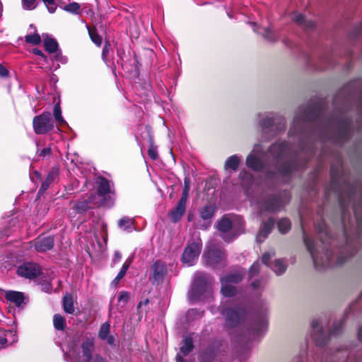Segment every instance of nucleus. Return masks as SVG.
<instances>
[{"label": "nucleus", "mask_w": 362, "mask_h": 362, "mask_svg": "<svg viewBox=\"0 0 362 362\" xmlns=\"http://www.w3.org/2000/svg\"><path fill=\"white\" fill-rule=\"evenodd\" d=\"M300 222L303 232L304 243L313 258L316 268L320 269L332 266L334 264H342L345 262L346 258L353 255L352 251L349 250V245L338 249V254L336 257L329 252V250L331 246L335 243V240L331 238L329 231L324 221H321L315 226L321 245H318L313 240L309 238L305 231L304 223L302 219Z\"/></svg>", "instance_id": "f257e3e1"}, {"label": "nucleus", "mask_w": 362, "mask_h": 362, "mask_svg": "<svg viewBox=\"0 0 362 362\" xmlns=\"http://www.w3.org/2000/svg\"><path fill=\"white\" fill-rule=\"evenodd\" d=\"M275 165L274 171L269 172L268 177L271 179L284 177L291 175L293 170L298 168L296 162L291 160V150L286 143H275L269 150Z\"/></svg>", "instance_id": "f03ea898"}, {"label": "nucleus", "mask_w": 362, "mask_h": 362, "mask_svg": "<svg viewBox=\"0 0 362 362\" xmlns=\"http://www.w3.org/2000/svg\"><path fill=\"white\" fill-rule=\"evenodd\" d=\"M93 349V340L86 339L81 344V351L78 350L75 344H71L67 353L73 362H104L100 356L92 355Z\"/></svg>", "instance_id": "7ed1b4c3"}, {"label": "nucleus", "mask_w": 362, "mask_h": 362, "mask_svg": "<svg viewBox=\"0 0 362 362\" xmlns=\"http://www.w3.org/2000/svg\"><path fill=\"white\" fill-rule=\"evenodd\" d=\"M259 124L262 129L263 137L268 139L275 135L277 132L285 127V122L283 118L274 113H263L258 115Z\"/></svg>", "instance_id": "20e7f679"}, {"label": "nucleus", "mask_w": 362, "mask_h": 362, "mask_svg": "<svg viewBox=\"0 0 362 362\" xmlns=\"http://www.w3.org/2000/svg\"><path fill=\"white\" fill-rule=\"evenodd\" d=\"M189 299L192 302L203 300L205 297L211 295V291L208 285L204 274L197 272L194 274V280L189 291Z\"/></svg>", "instance_id": "39448f33"}, {"label": "nucleus", "mask_w": 362, "mask_h": 362, "mask_svg": "<svg viewBox=\"0 0 362 362\" xmlns=\"http://www.w3.org/2000/svg\"><path fill=\"white\" fill-rule=\"evenodd\" d=\"M202 258L206 265L213 268L222 267L226 264V255L224 251L217 247L212 241L206 246Z\"/></svg>", "instance_id": "423d86ee"}, {"label": "nucleus", "mask_w": 362, "mask_h": 362, "mask_svg": "<svg viewBox=\"0 0 362 362\" xmlns=\"http://www.w3.org/2000/svg\"><path fill=\"white\" fill-rule=\"evenodd\" d=\"M202 247V241L199 235L190 239L182 253L183 264L188 267L194 265L198 259Z\"/></svg>", "instance_id": "0eeeda50"}, {"label": "nucleus", "mask_w": 362, "mask_h": 362, "mask_svg": "<svg viewBox=\"0 0 362 362\" xmlns=\"http://www.w3.org/2000/svg\"><path fill=\"white\" fill-rule=\"evenodd\" d=\"M221 315L225 318L226 326L230 327L245 323L248 318V313L243 308L223 309Z\"/></svg>", "instance_id": "6e6552de"}, {"label": "nucleus", "mask_w": 362, "mask_h": 362, "mask_svg": "<svg viewBox=\"0 0 362 362\" xmlns=\"http://www.w3.org/2000/svg\"><path fill=\"white\" fill-rule=\"evenodd\" d=\"M33 126L35 133L45 134L54 129V121L50 112H44L33 118Z\"/></svg>", "instance_id": "1a4fd4ad"}, {"label": "nucleus", "mask_w": 362, "mask_h": 362, "mask_svg": "<svg viewBox=\"0 0 362 362\" xmlns=\"http://www.w3.org/2000/svg\"><path fill=\"white\" fill-rule=\"evenodd\" d=\"M291 195L288 192H284L281 197L269 198L258 204L260 212L264 211H276L279 210L284 205L288 203Z\"/></svg>", "instance_id": "9d476101"}, {"label": "nucleus", "mask_w": 362, "mask_h": 362, "mask_svg": "<svg viewBox=\"0 0 362 362\" xmlns=\"http://www.w3.org/2000/svg\"><path fill=\"white\" fill-rule=\"evenodd\" d=\"M263 147L260 144H255L252 151L246 158L247 166L254 171H261L264 168Z\"/></svg>", "instance_id": "9b49d317"}, {"label": "nucleus", "mask_w": 362, "mask_h": 362, "mask_svg": "<svg viewBox=\"0 0 362 362\" xmlns=\"http://www.w3.org/2000/svg\"><path fill=\"white\" fill-rule=\"evenodd\" d=\"M240 273L232 274L221 279V293L225 297H230L235 294L236 288L234 284H238L242 280Z\"/></svg>", "instance_id": "f8f14e48"}, {"label": "nucleus", "mask_w": 362, "mask_h": 362, "mask_svg": "<svg viewBox=\"0 0 362 362\" xmlns=\"http://www.w3.org/2000/svg\"><path fill=\"white\" fill-rule=\"evenodd\" d=\"M217 229L221 233V237L227 243L233 240L240 233H235L230 220L226 217L222 218L217 223Z\"/></svg>", "instance_id": "ddd939ff"}, {"label": "nucleus", "mask_w": 362, "mask_h": 362, "mask_svg": "<svg viewBox=\"0 0 362 362\" xmlns=\"http://www.w3.org/2000/svg\"><path fill=\"white\" fill-rule=\"evenodd\" d=\"M274 256V252H265L262 255V262L264 264L269 267L276 275H281L286 270V264L285 261L279 259H276L272 264H269V259Z\"/></svg>", "instance_id": "4468645a"}, {"label": "nucleus", "mask_w": 362, "mask_h": 362, "mask_svg": "<svg viewBox=\"0 0 362 362\" xmlns=\"http://www.w3.org/2000/svg\"><path fill=\"white\" fill-rule=\"evenodd\" d=\"M17 274L21 276L32 279L40 274V268L36 264L26 262L18 267Z\"/></svg>", "instance_id": "2eb2a0df"}, {"label": "nucleus", "mask_w": 362, "mask_h": 362, "mask_svg": "<svg viewBox=\"0 0 362 362\" xmlns=\"http://www.w3.org/2000/svg\"><path fill=\"white\" fill-rule=\"evenodd\" d=\"M167 274L166 264L162 261L155 262L151 269L149 279L153 282L163 281Z\"/></svg>", "instance_id": "dca6fc26"}, {"label": "nucleus", "mask_w": 362, "mask_h": 362, "mask_svg": "<svg viewBox=\"0 0 362 362\" xmlns=\"http://www.w3.org/2000/svg\"><path fill=\"white\" fill-rule=\"evenodd\" d=\"M311 337L317 346H322L326 342V337L322 331V322L316 319L312 322Z\"/></svg>", "instance_id": "f3484780"}, {"label": "nucleus", "mask_w": 362, "mask_h": 362, "mask_svg": "<svg viewBox=\"0 0 362 362\" xmlns=\"http://www.w3.org/2000/svg\"><path fill=\"white\" fill-rule=\"evenodd\" d=\"M96 184L98 185L97 193L95 195L96 200H101L100 205L104 204L102 197H105L112 193V189L109 181L105 177H100L97 179Z\"/></svg>", "instance_id": "a211bd4d"}, {"label": "nucleus", "mask_w": 362, "mask_h": 362, "mask_svg": "<svg viewBox=\"0 0 362 362\" xmlns=\"http://www.w3.org/2000/svg\"><path fill=\"white\" fill-rule=\"evenodd\" d=\"M314 118L310 114L303 113V115H296L293 119L292 127L289 132L291 135L297 134L302 131L307 122L313 120Z\"/></svg>", "instance_id": "6ab92c4d"}, {"label": "nucleus", "mask_w": 362, "mask_h": 362, "mask_svg": "<svg viewBox=\"0 0 362 362\" xmlns=\"http://www.w3.org/2000/svg\"><path fill=\"white\" fill-rule=\"evenodd\" d=\"M215 213V207L212 205L204 206L199 211L201 218L205 221L204 224L199 226L203 230H206L210 226L211 219Z\"/></svg>", "instance_id": "aec40b11"}, {"label": "nucleus", "mask_w": 362, "mask_h": 362, "mask_svg": "<svg viewBox=\"0 0 362 362\" xmlns=\"http://www.w3.org/2000/svg\"><path fill=\"white\" fill-rule=\"evenodd\" d=\"M43 41H44V47L47 52L49 53H55V58L57 60H61L62 56L60 54L57 53L58 50V43L52 37H49L47 34L42 35Z\"/></svg>", "instance_id": "412c9836"}, {"label": "nucleus", "mask_w": 362, "mask_h": 362, "mask_svg": "<svg viewBox=\"0 0 362 362\" xmlns=\"http://www.w3.org/2000/svg\"><path fill=\"white\" fill-rule=\"evenodd\" d=\"M101 200H96L95 195H90L88 199L78 201L74 204V209L78 213H83L87 211L90 207V204L100 205Z\"/></svg>", "instance_id": "4be33fe9"}, {"label": "nucleus", "mask_w": 362, "mask_h": 362, "mask_svg": "<svg viewBox=\"0 0 362 362\" xmlns=\"http://www.w3.org/2000/svg\"><path fill=\"white\" fill-rule=\"evenodd\" d=\"M274 226V221L270 218L267 221L264 222L260 228L259 231L256 237L257 241L259 243L263 242L268 235L271 233Z\"/></svg>", "instance_id": "5701e85b"}, {"label": "nucleus", "mask_w": 362, "mask_h": 362, "mask_svg": "<svg viewBox=\"0 0 362 362\" xmlns=\"http://www.w3.org/2000/svg\"><path fill=\"white\" fill-rule=\"evenodd\" d=\"M54 246V238L52 236L39 238L35 243V248L37 252H45Z\"/></svg>", "instance_id": "b1692460"}, {"label": "nucleus", "mask_w": 362, "mask_h": 362, "mask_svg": "<svg viewBox=\"0 0 362 362\" xmlns=\"http://www.w3.org/2000/svg\"><path fill=\"white\" fill-rule=\"evenodd\" d=\"M186 210V204L178 202L175 208L171 209L168 213L170 219L176 223L180 220Z\"/></svg>", "instance_id": "393cba45"}, {"label": "nucleus", "mask_w": 362, "mask_h": 362, "mask_svg": "<svg viewBox=\"0 0 362 362\" xmlns=\"http://www.w3.org/2000/svg\"><path fill=\"white\" fill-rule=\"evenodd\" d=\"M251 25L253 28V30L256 33H259L262 34L264 37L267 39L269 42H275L279 38V35L272 30L270 28H259L256 23H251Z\"/></svg>", "instance_id": "a878e982"}, {"label": "nucleus", "mask_w": 362, "mask_h": 362, "mask_svg": "<svg viewBox=\"0 0 362 362\" xmlns=\"http://www.w3.org/2000/svg\"><path fill=\"white\" fill-rule=\"evenodd\" d=\"M110 325L109 322L103 323L100 329L98 337L103 341H106L110 345L115 342V337L110 334Z\"/></svg>", "instance_id": "bb28decb"}, {"label": "nucleus", "mask_w": 362, "mask_h": 362, "mask_svg": "<svg viewBox=\"0 0 362 362\" xmlns=\"http://www.w3.org/2000/svg\"><path fill=\"white\" fill-rule=\"evenodd\" d=\"M5 298L8 301L14 303L16 306L21 307L24 303V295L21 292L9 291L6 292Z\"/></svg>", "instance_id": "cd10ccee"}, {"label": "nucleus", "mask_w": 362, "mask_h": 362, "mask_svg": "<svg viewBox=\"0 0 362 362\" xmlns=\"http://www.w3.org/2000/svg\"><path fill=\"white\" fill-rule=\"evenodd\" d=\"M267 327V319L265 315L257 317L253 320L252 331L259 334L261 332H264Z\"/></svg>", "instance_id": "c85d7f7f"}, {"label": "nucleus", "mask_w": 362, "mask_h": 362, "mask_svg": "<svg viewBox=\"0 0 362 362\" xmlns=\"http://www.w3.org/2000/svg\"><path fill=\"white\" fill-rule=\"evenodd\" d=\"M58 177L57 169L53 168L48 173L46 180L42 182L40 189H39L38 194H42L49 187L50 184L54 182Z\"/></svg>", "instance_id": "c756f323"}, {"label": "nucleus", "mask_w": 362, "mask_h": 362, "mask_svg": "<svg viewBox=\"0 0 362 362\" xmlns=\"http://www.w3.org/2000/svg\"><path fill=\"white\" fill-rule=\"evenodd\" d=\"M118 226L127 232H132L136 228L134 227V219L127 216H124L120 218L118 221Z\"/></svg>", "instance_id": "7c9ffc66"}, {"label": "nucleus", "mask_w": 362, "mask_h": 362, "mask_svg": "<svg viewBox=\"0 0 362 362\" xmlns=\"http://www.w3.org/2000/svg\"><path fill=\"white\" fill-rule=\"evenodd\" d=\"M292 19L298 24L304 26L305 28H313L315 25L313 21L305 20L304 16L301 13H294L292 16Z\"/></svg>", "instance_id": "2f4dec72"}, {"label": "nucleus", "mask_w": 362, "mask_h": 362, "mask_svg": "<svg viewBox=\"0 0 362 362\" xmlns=\"http://www.w3.org/2000/svg\"><path fill=\"white\" fill-rule=\"evenodd\" d=\"M241 158L238 155H233L228 157L225 162V169L236 170L240 163Z\"/></svg>", "instance_id": "473e14b6"}, {"label": "nucleus", "mask_w": 362, "mask_h": 362, "mask_svg": "<svg viewBox=\"0 0 362 362\" xmlns=\"http://www.w3.org/2000/svg\"><path fill=\"white\" fill-rule=\"evenodd\" d=\"M192 338L189 336L186 337L182 341V344L180 347V352L183 354V356H187L192 350Z\"/></svg>", "instance_id": "72a5a7b5"}, {"label": "nucleus", "mask_w": 362, "mask_h": 362, "mask_svg": "<svg viewBox=\"0 0 362 362\" xmlns=\"http://www.w3.org/2000/svg\"><path fill=\"white\" fill-rule=\"evenodd\" d=\"M63 308L64 310L69 314H72L74 312V306L73 298L70 294L66 295L63 298Z\"/></svg>", "instance_id": "f704fd0d"}, {"label": "nucleus", "mask_w": 362, "mask_h": 362, "mask_svg": "<svg viewBox=\"0 0 362 362\" xmlns=\"http://www.w3.org/2000/svg\"><path fill=\"white\" fill-rule=\"evenodd\" d=\"M277 227L281 233H286L291 230V223L289 219L284 218L277 223Z\"/></svg>", "instance_id": "c9c22d12"}, {"label": "nucleus", "mask_w": 362, "mask_h": 362, "mask_svg": "<svg viewBox=\"0 0 362 362\" xmlns=\"http://www.w3.org/2000/svg\"><path fill=\"white\" fill-rule=\"evenodd\" d=\"M53 325L56 329L64 330L66 327L65 319L59 314H55L53 317Z\"/></svg>", "instance_id": "e433bc0d"}, {"label": "nucleus", "mask_w": 362, "mask_h": 362, "mask_svg": "<svg viewBox=\"0 0 362 362\" xmlns=\"http://www.w3.org/2000/svg\"><path fill=\"white\" fill-rule=\"evenodd\" d=\"M53 115L54 119L58 122L59 125H64L66 124V121L64 119L62 115V110L59 103L54 105Z\"/></svg>", "instance_id": "4c0bfd02"}, {"label": "nucleus", "mask_w": 362, "mask_h": 362, "mask_svg": "<svg viewBox=\"0 0 362 362\" xmlns=\"http://www.w3.org/2000/svg\"><path fill=\"white\" fill-rule=\"evenodd\" d=\"M130 263H131V260L125 261V262L123 264L120 271L119 272L118 274L113 280L112 282L114 284L118 283L120 281V279H122L124 276V275L127 273V271L128 270V269L129 267Z\"/></svg>", "instance_id": "58836bf2"}, {"label": "nucleus", "mask_w": 362, "mask_h": 362, "mask_svg": "<svg viewBox=\"0 0 362 362\" xmlns=\"http://www.w3.org/2000/svg\"><path fill=\"white\" fill-rule=\"evenodd\" d=\"M239 177L242 180L243 185H250L253 181L252 175L246 170H241Z\"/></svg>", "instance_id": "ea45409f"}, {"label": "nucleus", "mask_w": 362, "mask_h": 362, "mask_svg": "<svg viewBox=\"0 0 362 362\" xmlns=\"http://www.w3.org/2000/svg\"><path fill=\"white\" fill-rule=\"evenodd\" d=\"M25 40L27 43L37 45L40 43L41 37L38 33H35L34 34L27 35L25 37Z\"/></svg>", "instance_id": "a19ab883"}, {"label": "nucleus", "mask_w": 362, "mask_h": 362, "mask_svg": "<svg viewBox=\"0 0 362 362\" xmlns=\"http://www.w3.org/2000/svg\"><path fill=\"white\" fill-rule=\"evenodd\" d=\"M64 9L74 14H78L80 12V5L76 2H72L64 6Z\"/></svg>", "instance_id": "79ce46f5"}, {"label": "nucleus", "mask_w": 362, "mask_h": 362, "mask_svg": "<svg viewBox=\"0 0 362 362\" xmlns=\"http://www.w3.org/2000/svg\"><path fill=\"white\" fill-rule=\"evenodd\" d=\"M42 1L49 13L55 12L57 8V0H42Z\"/></svg>", "instance_id": "37998d69"}, {"label": "nucleus", "mask_w": 362, "mask_h": 362, "mask_svg": "<svg viewBox=\"0 0 362 362\" xmlns=\"http://www.w3.org/2000/svg\"><path fill=\"white\" fill-rule=\"evenodd\" d=\"M13 335L11 331L3 332L0 330V344L1 347H6L8 341V337Z\"/></svg>", "instance_id": "c03bdc74"}, {"label": "nucleus", "mask_w": 362, "mask_h": 362, "mask_svg": "<svg viewBox=\"0 0 362 362\" xmlns=\"http://www.w3.org/2000/svg\"><path fill=\"white\" fill-rule=\"evenodd\" d=\"M89 35L92 41L100 47L102 44V37L94 30H89Z\"/></svg>", "instance_id": "a18cd8bd"}, {"label": "nucleus", "mask_w": 362, "mask_h": 362, "mask_svg": "<svg viewBox=\"0 0 362 362\" xmlns=\"http://www.w3.org/2000/svg\"><path fill=\"white\" fill-rule=\"evenodd\" d=\"M204 312L197 309H190L187 311V315L188 318H200L203 316Z\"/></svg>", "instance_id": "49530a36"}, {"label": "nucleus", "mask_w": 362, "mask_h": 362, "mask_svg": "<svg viewBox=\"0 0 362 362\" xmlns=\"http://www.w3.org/2000/svg\"><path fill=\"white\" fill-rule=\"evenodd\" d=\"M22 6L25 10H33L36 7V0H21Z\"/></svg>", "instance_id": "de8ad7c7"}, {"label": "nucleus", "mask_w": 362, "mask_h": 362, "mask_svg": "<svg viewBox=\"0 0 362 362\" xmlns=\"http://www.w3.org/2000/svg\"><path fill=\"white\" fill-rule=\"evenodd\" d=\"M260 264L258 262H255L253 263V264L250 267L249 269V276L250 278H252L255 276L256 274H257L259 272Z\"/></svg>", "instance_id": "09e8293b"}, {"label": "nucleus", "mask_w": 362, "mask_h": 362, "mask_svg": "<svg viewBox=\"0 0 362 362\" xmlns=\"http://www.w3.org/2000/svg\"><path fill=\"white\" fill-rule=\"evenodd\" d=\"M148 155L152 160H156L158 158V153L156 148L151 145L148 150Z\"/></svg>", "instance_id": "8fccbe9b"}, {"label": "nucleus", "mask_w": 362, "mask_h": 362, "mask_svg": "<svg viewBox=\"0 0 362 362\" xmlns=\"http://www.w3.org/2000/svg\"><path fill=\"white\" fill-rule=\"evenodd\" d=\"M110 50V44L109 42H105L103 52H102V58L104 62H107V56L109 54Z\"/></svg>", "instance_id": "3c124183"}, {"label": "nucleus", "mask_w": 362, "mask_h": 362, "mask_svg": "<svg viewBox=\"0 0 362 362\" xmlns=\"http://www.w3.org/2000/svg\"><path fill=\"white\" fill-rule=\"evenodd\" d=\"M129 298V294L127 291H122L118 297L119 303H126Z\"/></svg>", "instance_id": "603ef678"}, {"label": "nucleus", "mask_w": 362, "mask_h": 362, "mask_svg": "<svg viewBox=\"0 0 362 362\" xmlns=\"http://www.w3.org/2000/svg\"><path fill=\"white\" fill-rule=\"evenodd\" d=\"M189 190L187 189V187H183L182 196L179 200L180 202L185 204L187 203V200L188 198Z\"/></svg>", "instance_id": "864d4df0"}, {"label": "nucleus", "mask_w": 362, "mask_h": 362, "mask_svg": "<svg viewBox=\"0 0 362 362\" xmlns=\"http://www.w3.org/2000/svg\"><path fill=\"white\" fill-rule=\"evenodd\" d=\"M51 153V148L50 147H47V148H45L42 150H40L39 152H38V156H40V157H46V156H49Z\"/></svg>", "instance_id": "5fc2aeb1"}, {"label": "nucleus", "mask_w": 362, "mask_h": 362, "mask_svg": "<svg viewBox=\"0 0 362 362\" xmlns=\"http://www.w3.org/2000/svg\"><path fill=\"white\" fill-rule=\"evenodd\" d=\"M33 53L36 55L40 56L45 62L47 61V57L39 49H34Z\"/></svg>", "instance_id": "6e6d98bb"}, {"label": "nucleus", "mask_w": 362, "mask_h": 362, "mask_svg": "<svg viewBox=\"0 0 362 362\" xmlns=\"http://www.w3.org/2000/svg\"><path fill=\"white\" fill-rule=\"evenodd\" d=\"M8 76V71L0 64V77H6Z\"/></svg>", "instance_id": "4d7b16f0"}, {"label": "nucleus", "mask_w": 362, "mask_h": 362, "mask_svg": "<svg viewBox=\"0 0 362 362\" xmlns=\"http://www.w3.org/2000/svg\"><path fill=\"white\" fill-rule=\"evenodd\" d=\"M251 285L254 289H257L261 287L262 281L260 280H257L253 281Z\"/></svg>", "instance_id": "13d9d810"}, {"label": "nucleus", "mask_w": 362, "mask_h": 362, "mask_svg": "<svg viewBox=\"0 0 362 362\" xmlns=\"http://www.w3.org/2000/svg\"><path fill=\"white\" fill-rule=\"evenodd\" d=\"M184 187H187V189H190V179L187 177L185 178L184 180Z\"/></svg>", "instance_id": "bf43d9fd"}, {"label": "nucleus", "mask_w": 362, "mask_h": 362, "mask_svg": "<svg viewBox=\"0 0 362 362\" xmlns=\"http://www.w3.org/2000/svg\"><path fill=\"white\" fill-rule=\"evenodd\" d=\"M341 324L337 325H335V327H334V329H333V330H332V334H337L339 333V329H340V328H341Z\"/></svg>", "instance_id": "052dcab7"}, {"label": "nucleus", "mask_w": 362, "mask_h": 362, "mask_svg": "<svg viewBox=\"0 0 362 362\" xmlns=\"http://www.w3.org/2000/svg\"><path fill=\"white\" fill-rule=\"evenodd\" d=\"M122 258V255L119 252L117 251L115 252V261H119Z\"/></svg>", "instance_id": "680f3d73"}, {"label": "nucleus", "mask_w": 362, "mask_h": 362, "mask_svg": "<svg viewBox=\"0 0 362 362\" xmlns=\"http://www.w3.org/2000/svg\"><path fill=\"white\" fill-rule=\"evenodd\" d=\"M176 361H177V362H184L183 357L181 355H180V354L177 355Z\"/></svg>", "instance_id": "e2e57ef3"}, {"label": "nucleus", "mask_w": 362, "mask_h": 362, "mask_svg": "<svg viewBox=\"0 0 362 362\" xmlns=\"http://www.w3.org/2000/svg\"><path fill=\"white\" fill-rule=\"evenodd\" d=\"M358 338L362 340V327L359 328L358 332Z\"/></svg>", "instance_id": "0e129e2a"}, {"label": "nucleus", "mask_w": 362, "mask_h": 362, "mask_svg": "<svg viewBox=\"0 0 362 362\" xmlns=\"http://www.w3.org/2000/svg\"><path fill=\"white\" fill-rule=\"evenodd\" d=\"M46 287H47L46 291H48L50 289V287H51L50 284H48L47 286H46Z\"/></svg>", "instance_id": "69168bd1"}, {"label": "nucleus", "mask_w": 362, "mask_h": 362, "mask_svg": "<svg viewBox=\"0 0 362 362\" xmlns=\"http://www.w3.org/2000/svg\"><path fill=\"white\" fill-rule=\"evenodd\" d=\"M192 216H191V215H189V216H188V221H192Z\"/></svg>", "instance_id": "338daca9"}, {"label": "nucleus", "mask_w": 362, "mask_h": 362, "mask_svg": "<svg viewBox=\"0 0 362 362\" xmlns=\"http://www.w3.org/2000/svg\"><path fill=\"white\" fill-rule=\"evenodd\" d=\"M320 362H329V361H328V360H327V359H326V360H325V361H324V360H322V361H320Z\"/></svg>", "instance_id": "774afa93"}]
</instances>
